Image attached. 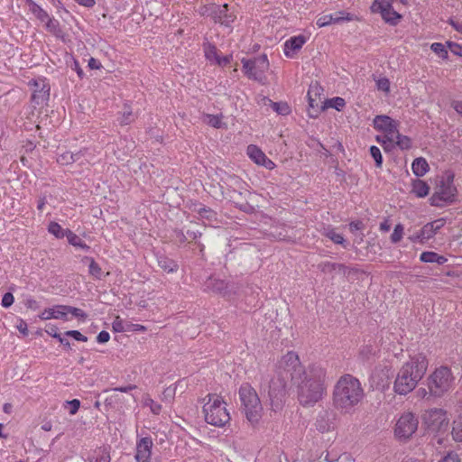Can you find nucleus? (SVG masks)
<instances>
[{
	"label": "nucleus",
	"instance_id": "obj_1",
	"mask_svg": "<svg viewBox=\"0 0 462 462\" xmlns=\"http://www.w3.org/2000/svg\"><path fill=\"white\" fill-rule=\"evenodd\" d=\"M327 370L319 364H310L300 380L293 383L298 389V400L304 407L314 405L327 394Z\"/></svg>",
	"mask_w": 462,
	"mask_h": 462
},
{
	"label": "nucleus",
	"instance_id": "obj_2",
	"mask_svg": "<svg viewBox=\"0 0 462 462\" xmlns=\"http://www.w3.org/2000/svg\"><path fill=\"white\" fill-rule=\"evenodd\" d=\"M429 358L426 354L418 352L411 355L405 361L393 383V391L397 395L406 396L411 393L418 385L420 381L425 377L429 369Z\"/></svg>",
	"mask_w": 462,
	"mask_h": 462
},
{
	"label": "nucleus",
	"instance_id": "obj_3",
	"mask_svg": "<svg viewBox=\"0 0 462 462\" xmlns=\"http://www.w3.org/2000/svg\"><path fill=\"white\" fill-rule=\"evenodd\" d=\"M364 395L360 381L351 374H345L334 385L332 404L341 413H351L362 402Z\"/></svg>",
	"mask_w": 462,
	"mask_h": 462
},
{
	"label": "nucleus",
	"instance_id": "obj_4",
	"mask_svg": "<svg viewBox=\"0 0 462 462\" xmlns=\"http://www.w3.org/2000/svg\"><path fill=\"white\" fill-rule=\"evenodd\" d=\"M456 173L452 170H444L435 178L433 193L430 197V204L442 208L458 200L459 191L455 183Z\"/></svg>",
	"mask_w": 462,
	"mask_h": 462
},
{
	"label": "nucleus",
	"instance_id": "obj_5",
	"mask_svg": "<svg viewBox=\"0 0 462 462\" xmlns=\"http://www.w3.org/2000/svg\"><path fill=\"white\" fill-rule=\"evenodd\" d=\"M304 371L298 353L289 351L282 354L275 365V373L279 377H282V381L278 387L275 386L274 381L271 382L270 395H273L276 391L284 390L286 382L289 380L292 383L298 382L303 375Z\"/></svg>",
	"mask_w": 462,
	"mask_h": 462
},
{
	"label": "nucleus",
	"instance_id": "obj_6",
	"mask_svg": "<svg viewBox=\"0 0 462 462\" xmlns=\"http://www.w3.org/2000/svg\"><path fill=\"white\" fill-rule=\"evenodd\" d=\"M374 127L378 132L383 134V136L377 135L375 140L384 148L386 145L393 144L402 150H408L411 147V140L410 137L403 135L398 129L400 122L387 116H377L374 119Z\"/></svg>",
	"mask_w": 462,
	"mask_h": 462
},
{
	"label": "nucleus",
	"instance_id": "obj_7",
	"mask_svg": "<svg viewBox=\"0 0 462 462\" xmlns=\"http://www.w3.org/2000/svg\"><path fill=\"white\" fill-rule=\"evenodd\" d=\"M202 412L205 421L215 427L222 428L230 420L226 403L222 396L217 393H209L205 396Z\"/></svg>",
	"mask_w": 462,
	"mask_h": 462
},
{
	"label": "nucleus",
	"instance_id": "obj_8",
	"mask_svg": "<svg viewBox=\"0 0 462 462\" xmlns=\"http://www.w3.org/2000/svg\"><path fill=\"white\" fill-rule=\"evenodd\" d=\"M239 396L247 420L253 426L258 424L263 418V404L255 390L250 383H243L239 389Z\"/></svg>",
	"mask_w": 462,
	"mask_h": 462
},
{
	"label": "nucleus",
	"instance_id": "obj_9",
	"mask_svg": "<svg viewBox=\"0 0 462 462\" xmlns=\"http://www.w3.org/2000/svg\"><path fill=\"white\" fill-rule=\"evenodd\" d=\"M455 377L447 366L436 368L427 379L430 395L439 398L454 388Z\"/></svg>",
	"mask_w": 462,
	"mask_h": 462
},
{
	"label": "nucleus",
	"instance_id": "obj_10",
	"mask_svg": "<svg viewBox=\"0 0 462 462\" xmlns=\"http://www.w3.org/2000/svg\"><path fill=\"white\" fill-rule=\"evenodd\" d=\"M243 72L249 79L259 84L267 85V72L270 69V62L266 54H262L253 59L242 60Z\"/></svg>",
	"mask_w": 462,
	"mask_h": 462
},
{
	"label": "nucleus",
	"instance_id": "obj_11",
	"mask_svg": "<svg viewBox=\"0 0 462 462\" xmlns=\"http://www.w3.org/2000/svg\"><path fill=\"white\" fill-rule=\"evenodd\" d=\"M418 419L411 411L402 412L393 425V436L402 442H406L411 439L418 430Z\"/></svg>",
	"mask_w": 462,
	"mask_h": 462
},
{
	"label": "nucleus",
	"instance_id": "obj_12",
	"mask_svg": "<svg viewBox=\"0 0 462 462\" xmlns=\"http://www.w3.org/2000/svg\"><path fill=\"white\" fill-rule=\"evenodd\" d=\"M208 11L212 12V16L215 23L229 28L230 31L232 30V23H234L237 19V14L234 10L230 11L226 4L223 5L222 6H216L215 5L204 6L200 14L205 15L208 13Z\"/></svg>",
	"mask_w": 462,
	"mask_h": 462
},
{
	"label": "nucleus",
	"instance_id": "obj_13",
	"mask_svg": "<svg viewBox=\"0 0 462 462\" xmlns=\"http://www.w3.org/2000/svg\"><path fill=\"white\" fill-rule=\"evenodd\" d=\"M370 11L373 14H379L383 20L390 25H396L402 18L396 11L393 10L391 3L388 0H374L370 6Z\"/></svg>",
	"mask_w": 462,
	"mask_h": 462
},
{
	"label": "nucleus",
	"instance_id": "obj_14",
	"mask_svg": "<svg viewBox=\"0 0 462 462\" xmlns=\"http://www.w3.org/2000/svg\"><path fill=\"white\" fill-rule=\"evenodd\" d=\"M445 223V218H439L432 222H428L420 227L416 235L410 236L409 239L413 243L419 242L425 244L437 235L439 230L444 226Z\"/></svg>",
	"mask_w": 462,
	"mask_h": 462
},
{
	"label": "nucleus",
	"instance_id": "obj_15",
	"mask_svg": "<svg viewBox=\"0 0 462 462\" xmlns=\"http://www.w3.org/2000/svg\"><path fill=\"white\" fill-rule=\"evenodd\" d=\"M32 88L31 100L35 106H43L50 99L51 88L44 78L32 79L29 82Z\"/></svg>",
	"mask_w": 462,
	"mask_h": 462
},
{
	"label": "nucleus",
	"instance_id": "obj_16",
	"mask_svg": "<svg viewBox=\"0 0 462 462\" xmlns=\"http://www.w3.org/2000/svg\"><path fill=\"white\" fill-rule=\"evenodd\" d=\"M424 423L432 431L439 432L447 428V412L442 409L430 410L424 414Z\"/></svg>",
	"mask_w": 462,
	"mask_h": 462
},
{
	"label": "nucleus",
	"instance_id": "obj_17",
	"mask_svg": "<svg viewBox=\"0 0 462 462\" xmlns=\"http://www.w3.org/2000/svg\"><path fill=\"white\" fill-rule=\"evenodd\" d=\"M310 33H303L286 40L282 45L284 56L289 59H295L303 45L310 40Z\"/></svg>",
	"mask_w": 462,
	"mask_h": 462
},
{
	"label": "nucleus",
	"instance_id": "obj_18",
	"mask_svg": "<svg viewBox=\"0 0 462 462\" xmlns=\"http://www.w3.org/2000/svg\"><path fill=\"white\" fill-rule=\"evenodd\" d=\"M246 154L257 166L264 167L269 171H273L276 167V164L268 158L265 152L256 144H248L246 147Z\"/></svg>",
	"mask_w": 462,
	"mask_h": 462
},
{
	"label": "nucleus",
	"instance_id": "obj_19",
	"mask_svg": "<svg viewBox=\"0 0 462 462\" xmlns=\"http://www.w3.org/2000/svg\"><path fill=\"white\" fill-rule=\"evenodd\" d=\"M152 441L150 437H143L136 443L135 459L137 462H150Z\"/></svg>",
	"mask_w": 462,
	"mask_h": 462
},
{
	"label": "nucleus",
	"instance_id": "obj_20",
	"mask_svg": "<svg viewBox=\"0 0 462 462\" xmlns=\"http://www.w3.org/2000/svg\"><path fill=\"white\" fill-rule=\"evenodd\" d=\"M335 427V415L328 411H324L316 419V430L319 432H330Z\"/></svg>",
	"mask_w": 462,
	"mask_h": 462
},
{
	"label": "nucleus",
	"instance_id": "obj_21",
	"mask_svg": "<svg viewBox=\"0 0 462 462\" xmlns=\"http://www.w3.org/2000/svg\"><path fill=\"white\" fill-rule=\"evenodd\" d=\"M65 305L60 304L55 305L51 308L44 309L40 314L39 319L41 320H50V319H62L64 321L68 320V317H66Z\"/></svg>",
	"mask_w": 462,
	"mask_h": 462
},
{
	"label": "nucleus",
	"instance_id": "obj_22",
	"mask_svg": "<svg viewBox=\"0 0 462 462\" xmlns=\"http://www.w3.org/2000/svg\"><path fill=\"white\" fill-rule=\"evenodd\" d=\"M352 20H354V16L348 13H340L339 14H323L322 16H319L318 20H316V24H318L319 28H322L333 23Z\"/></svg>",
	"mask_w": 462,
	"mask_h": 462
},
{
	"label": "nucleus",
	"instance_id": "obj_23",
	"mask_svg": "<svg viewBox=\"0 0 462 462\" xmlns=\"http://www.w3.org/2000/svg\"><path fill=\"white\" fill-rule=\"evenodd\" d=\"M323 93L324 88L319 82H311L307 92L309 106L312 108L316 107L319 105V101H320Z\"/></svg>",
	"mask_w": 462,
	"mask_h": 462
},
{
	"label": "nucleus",
	"instance_id": "obj_24",
	"mask_svg": "<svg viewBox=\"0 0 462 462\" xmlns=\"http://www.w3.org/2000/svg\"><path fill=\"white\" fill-rule=\"evenodd\" d=\"M430 187L427 181L414 179L411 183V194L415 198H427L430 195Z\"/></svg>",
	"mask_w": 462,
	"mask_h": 462
},
{
	"label": "nucleus",
	"instance_id": "obj_25",
	"mask_svg": "<svg viewBox=\"0 0 462 462\" xmlns=\"http://www.w3.org/2000/svg\"><path fill=\"white\" fill-rule=\"evenodd\" d=\"M346 106V101L344 97H334L327 98L323 101L321 106V111H326L329 108L335 109L337 112H341Z\"/></svg>",
	"mask_w": 462,
	"mask_h": 462
},
{
	"label": "nucleus",
	"instance_id": "obj_26",
	"mask_svg": "<svg viewBox=\"0 0 462 462\" xmlns=\"http://www.w3.org/2000/svg\"><path fill=\"white\" fill-rule=\"evenodd\" d=\"M202 47L205 59L211 64H215L220 56L217 46L210 42H203Z\"/></svg>",
	"mask_w": 462,
	"mask_h": 462
},
{
	"label": "nucleus",
	"instance_id": "obj_27",
	"mask_svg": "<svg viewBox=\"0 0 462 462\" xmlns=\"http://www.w3.org/2000/svg\"><path fill=\"white\" fill-rule=\"evenodd\" d=\"M411 171L417 177H421L430 171V165L425 158L418 157L411 163Z\"/></svg>",
	"mask_w": 462,
	"mask_h": 462
},
{
	"label": "nucleus",
	"instance_id": "obj_28",
	"mask_svg": "<svg viewBox=\"0 0 462 462\" xmlns=\"http://www.w3.org/2000/svg\"><path fill=\"white\" fill-rule=\"evenodd\" d=\"M420 261L422 263H436L441 265L447 262V258L434 251H424L420 254Z\"/></svg>",
	"mask_w": 462,
	"mask_h": 462
},
{
	"label": "nucleus",
	"instance_id": "obj_29",
	"mask_svg": "<svg viewBox=\"0 0 462 462\" xmlns=\"http://www.w3.org/2000/svg\"><path fill=\"white\" fill-rule=\"evenodd\" d=\"M321 234L331 240L336 245H344V236L336 232V229L331 226H324L322 230H320Z\"/></svg>",
	"mask_w": 462,
	"mask_h": 462
},
{
	"label": "nucleus",
	"instance_id": "obj_30",
	"mask_svg": "<svg viewBox=\"0 0 462 462\" xmlns=\"http://www.w3.org/2000/svg\"><path fill=\"white\" fill-rule=\"evenodd\" d=\"M79 157L80 152L74 153L69 151H65L58 155L57 162L60 165L67 166L72 164L74 162H77Z\"/></svg>",
	"mask_w": 462,
	"mask_h": 462
},
{
	"label": "nucleus",
	"instance_id": "obj_31",
	"mask_svg": "<svg viewBox=\"0 0 462 462\" xmlns=\"http://www.w3.org/2000/svg\"><path fill=\"white\" fill-rule=\"evenodd\" d=\"M202 120L206 125L217 129L226 127V124L223 122L222 115L205 114L202 117Z\"/></svg>",
	"mask_w": 462,
	"mask_h": 462
},
{
	"label": "nucleus",
	"instance_id": "obj_32",
	"mask_svg": "<svg viewBox=\"0 0 462 462\" xmlns=\"http://www.w3.org/2000/svg\"><path fill=\"white\" fill-rule=\"evenodd\" d=\"M65 237L67 238L68 243L74 247L83 250L89 249L88 245L77 234H74L69 229H67V235Z\"/></svg>",
	"mask_w": 462,
	"mask_h": 462
},
{
	"label": "nucleus",
	"instance_id": "obj_33",
	"mask_svg": "<svg viewBox=\"0 0 462 462\" xmlns=\"http://www.w3.org/2000/svg\"><path fill=\"white\" fill-rule=\"evenodd\" d=\"M264 99L272 106L273 109L282 116H287L291 113V109L286 102H273L272 99L264 97Z\"/></svg>",
	"mask_w": 462,
	"mask_h": 462
},
{
	"label": "nucleus",
	"instance_id": "obj_34",
	"mask_svg": "<svg viewBox=\"0 0 462 462\" xmlns=\"http://www.w3.org/2000/svg\"><path fill=\"white\" fill-rule=\"evenodd\" d=\"M27 4L29 5L30 12L40 21H43L44 19H48V14L40 5H38L32 0H27Z\"/></svg>",
	"mask_w": 462,
	"mask_h": 462
},
{
	"label": "nucleus",
	"instance_id": "obj_35",
	"mask_svg": "<svg viewBox=\"0 0 462 462\" xmlns=\"http://www.w3.org/2000/svg\"><path fill=\"white\" fill-rule=\"evenodd\" d=\"M42 23H43L45 24V28H47V30L50 32L53 33L57 37L60 36L61 31L60 29V24H59L58 20H56L55 18H53L51 16H47V19H44L43 21H42Z\"/></svg>",
	"mask_w": 462,
	"mask_h": 462
},
{
	"label": "nucleus",
	"instance_id": "obj_36",
	"mask_svg": "<svg viewBox=\"0 0 462 462\" xmlns=\"http://www.w3.org/2000/svg\"><path fill=\"white\" fill-rule=\"evenodd\" d=\"M47 230L59 239L65 237L67 235V229L62 228L58 222H50Z\"/></svg>",
	"mask_w": 462,
	"mask_h": 462
},
{
	"label": "nucleus",
	"instance_id": "obj_37",
	"mask_svg": "<svg viewBox=\"0 0 462 462\" xmlns=\"http://www.w3.org/2000/svg\"><path fill=\"white\" fill-rule=\"evenodd\" d=\"M159 266L168 273H176L178 270V264L166 257L159 260Z\"/></svg>",
	"mask_w": 462,
	"mask_h": 462
},
{
	"label": "nucleus",
	"instance_id": "obj_38",
	"mask_svg": "<svg viewBox=\"0 0 462 462\" xmlns=\"http://www.w3.org/2000/svg\"><path fill=\"white\" fill-rule=\"evenodd\" d=\"M451 434L456 441H462V413L454 420Z\"/></svg>",
	"mask_w": 462,
	"mask_h": 462
},
{
	"label": "nucleus",
	"instance_id": "obj_39",
	"mask_svg": "<svg viewBox=\"0 0 462 462\" xmlns=\"http://www.w3.org/2000/svg\"><path fill=\"white\" fill-rule=\"evenodd\" d=\"M90 462H110V454L106 448H97Z\"/></svg>",
	"mask_w": 462,
	"mask_h": 462
},
{
	"label": "nucleus",
	"instance_id": "obj_40",
	"mask_svg": "<svg viewBox=\"0 0 462 462\" xmlns=\"http://www.w3.org/2000/svg\"><path fill=\"white\" fill-rule=\"evenodd\" d=\"M404 235V226L402 224H397L394 226L393 233L390 236L391 242L393 244H398L400 243Z\"/></svg>",
	"mask_w": 462,
	"mask_h": 462
},
{
	"label": "nucleus",
	"instance_id": "obj_41",
	"mask_svg": "<svg viewBox=\"0 0 462 462\" xmlns=\"http://www.w3.org/2000/svg\"><path fill=\"white\" fill-rule=\"evenodd\" d=\"M63 310H65L66 317H68V314H71L72 316H75L76 318H78L79 319L84 320L87 319L86 312L79 308L72 307L69 305H65V308Z\"/></svg>",
	"mask_w": 462,
	"mask_h": 462
},
{
	"label": "nucleus",
	"instance_id": "obj_42",
	"mask_svg": "<svg viewBox=\"0 0 462 462\" xmlns=\"http://www.w3.org/2000/svg\"><path fill=\"white\" fill-rule=\"evenodd\" d=\"M143 405L145 407L150 408V411L152 413L158 415L162 411V404L155 402L153 400H152L150 397H146L143 401Z\"/></svg>",
	"mask_w": 462,
	"mask_h": 462
},
{
	"label": "nucleus",
	"instance_id": "obj_43",
	"mask_svg": "<svg viewBox=\"0 0 462 462\" xmlns=\"http://www.w3.org/2000/svg\"><path fill=\"white\" fill-rule=\"evenodd\" d=\"M370 155L374 158L377 168L381 169L383 166V155L378 146H370Z\"/></svg>",
	"mask_w": 462,
	"mask_h": 462
},
{
	"label": "nucleus",
	"instance_id": "obj_44",
	"mask_svg": "<svg viewBox=\"0 0 462 462\" xmlns=\"http://www.w3.org/2000/svg\"><path fill=\"white\" fill-rule=\"evenodd\" d=\"M88 272L89 274L96 279H100L102 277V268L99 267L93 258L89 259Z\"/></svg>",
	"mask_w": 462,
	"mask_h": 462
},
{
	"label": "nucleus",
	"instance_id": "obj_45",
	"mask_svg": "<svg viewBox=\"0 0 462 462\" xmlns=\"http://www.w3.org/2000/svg\"><path fill=\"white\" fill-rule=\"evenodd\" d=\"M319 268L323 273H330L332 271H335L336 269L343 270L346 268V266L341 263L325 262L319 264Z\"/></svg>",
	"mask_w": 462,
	"mask_h": 462
},
{
	"label": "nucleus",
	"instance_id": "obj_46",
	"mask_svg": "<svg viewBox=\"0 0 462 462\" xmlns=\"http://www.w3.org/2000/svg\"><path fill=\"white\" fill-rule=\"evenodd\" d=\"M376 88L379 91L385 93L386 95L390 93V81L387 78L382 77L376 79Z\"/></svg>",
	"mask_w": 462,
	"mask_h": 462
},
{
	"label": "nucleus",
	"instance_id": "obj_47",
	"mask_svg": "<svg viewBox=\"0 0 462 462\" xmlns=\"http://www.w3.org/2000/svg\"><path fill=\"white\" fill-rule=\"evenodd\" d=\"M430 49L440 58L447 59L448 51L441 42H433Z\"/></svg>",
	"mask_w": 462,
	"mask_h": 462
},
{
	"label": "nucleus",
	"instance_id": "obj_48",
	"mask_svg": "<svg viewBox=\"0 0 462 462\" xmlns=\"http://www.w3.org/2000/svg\"><path fill=\"white\" fill-rule=\"evenodd\" d=\"M446 45L452 54L462 57V44L456 42H446Z\"/></svg>",
	"mask_w": 462,
	"mask_h": 462
},
{
	"label": "nucleus",
	"instance_id": "obj_49",
	"mask_svg": "<svg viewBox=\"0 0 462 462\" xmlns=\"http://www.w3.org/2000/svg\"><path fill=\"white\" fill-rule=\"evenodd\" d=\"M112 329L115 332H124L126 330V324L124 323L119 316H116L112 323Z\"/></svg>",
	"mask_w": 462,
	"mask_h": 462
},
{
	"label": "nucleus",
	"instance_id": "obj_50",
	"mask_svg": "<svg viewBox=\"0 0 462 462\" xmlns=\"http://www.w3.org/2000/svg\"><path fill=\"white\" fill-rule=\"evenodd\" d=\"M65 334L69 337H71L72 338H75L77 341L80 342H87L88 337L83 335L79 330L72 329V330H67Z\"/></svg>",
	"mask_w": 462,
	"mask_h": 462
},
{
	"label": "nucleus",
	"instance_id": "obj_51",
	"mask_svg": "<svg viewBox=\"0 0 462 462\" xmlns=\"http://www.w3.org/2000/svg\"><path fill=\"white\" fill-rule=\"evenodd\" d=\"M119 124L121 125H129L133 121V112L131 109L125 111L121 116L118 118Z\"/></svg>",
	"mask_w": 462,
	"mask_h": 462
},
{
	"label": "nucleus",
	"instance_id": "obj_52",
	"mask_svg": "<svg viewBox=\"0 0 462 462\" xmlns=\"http://www.w3.org/2000/svg\"><path fill=\"white\" fill-rule=\"evenodd\" d=\"M232 60H233L232 54H227L225 56L220 55L215 64L221 68H225L231 63Z\"/></svg>",
	"mask_w": 462,
	"mask_h": 462
},
{
	"label": "nucleus",
	"instance_id": "obj_53",
	"mask_svg": "<svg viewBox=\"0 0 462 462\" xmlns=\"http://www.w3.org/2000/svg\"><path fill=\"white\" fill-rule=\"evenodd\" d=\"M438 462H462L460 457L455 452H448Z\"/></svg>",
	"mask_w": 462,
	"mask_h": 462
},
{
	"label": "nucleus",
	"instance_id": "obj_54",
	"mask_svg": "<svg viewBox=\"0 0 462 462\" xmlns=\"http://www.w3.org/2000/svg\"><path fill=\"white\" fill-rule=\"evenodd\" d=\"M66 404L69 406V413L70 415H75L80 407V402L78 399L69 401L66 402Z\"/></svg>",
	"mask_w": 462,
	"mask_h": 462
},
{
	"label": "nucleus",
	"instance_id": "obj_55",
	"mask_svg": "<svg viewBox=\"0 0 462 462\" xmlns=\"http://www.w3.org/2000/svg\"><path fill=\"white\" fill-rule=\"evenodd\" d=\"M15 328L23 336H27L29 333L28 325L23 319H17Z\"/></svg>",
	"mask_w": 462,
	"mask_h": 462
},
{
	"label": "nucleus",
	"instance_id": "obj_56",
	"mask_svg": "<svg viewBox=\"0 0 462 462\" xmlns=\"http://www.w3.org/2000/svg\"><path fill=\"white\" fill-rule=\"evenodd\" d=\"M49 335L51 337L58 338L60 343H63V337H60V334L58 332V327L51 325L47 327V329H45Z\"/></svg>",
	"mask_w": 462,
	"mask_h": 462
},
{
	"label": "nucleus",
	"instance_id": "obj_57",
	"mask_svg": "<svg viewBox=\"0 0 462 462\" xmlns=\"http://www.w3.org/2000/svg\"><path fill=\"white\" fill-rule=\"evenodd\" d=\"M110 339V334L106 330H101L97 336V341L99 344L107 343Z\"/></svg>",
	"mask_w": 462,
	"mask_h": 462
},
{
	"label": "nucleus",
	"instance_id": "obj_58",
	"mask_svg": "<svg viewBox=\"0 0 462 462\" xmlns=\"http://www.w3.org/2000/svg\"><path fill=\"white\" fill-rule=\"evenodd\" d=\"M146 327L140 325V324H132L128 323L126 324V330L125 331H134V332H144L146 331Z\"/></svg>",
	"mask_w": 462,
	"mask_h": 462
},
{
	"label": "nucleus",
	"instance_id": "obj_59",
	"mask_svg": "<svg viewBox=\"0 0 462 462\" xmlns=\"http://www.w3.org/2000/svg\"><path fill=\"white\" fill-rule=\"evenodd\" d=\"M14 302V296L10 292H6L2 299V305L5 308L10 307Z\"/></svg>",
	"mask_w": 462,
	"mask_h": 462
},
{
	"label": "nucleus",
	"instance_id": "obj_60",
	"mask_svg": "<svg viewBox=\"0 0 462 462\" xmlns=\"http://www.w3.org/2000/svg\"><path fill=\"white\" fill-rule=\"evenodd\" d=\"M363 228H364V224L362 221L350 222V224H349V229L352 233H354L357 230H361Z\"/></svg>",
	"mask_w": 462,
	"mask_h": 462
},
{
	"label": "nucleus",
	"instance_id": "obj_61",
	"mask_svg": "<svg viewBox=\"0 0 462 462\" xmlns=\"http://www.w3.org/2000/svg\"><path fill=\"white\" fill-rule=\"evenodd\" d=\"M88 65L90 69H99L102 68V64L94 58L89 59Z\"/></svg>",
	"mask_w": 462,
	"mask_h": 462
},
{
	"label": "nucleus",
	"instance_id": "obj_62",
	"mask_svg": "<svg viewBox=\"0 0 462 462\" xmlns=\"http://www.w3.org/2000/svg\"><path fill=\"white\" fill-rule=\"evenodd\" d=\"M25 306L28 309L36 310L39 308V303H38L37 300H35L33 299H28V300H25Z\"/></svg>",
	"mask_w": 462,
	"mask_h": 462
},
{
	"label": "nucleus",
	"instance_id": "obj_63",
	"mask_svg": "<svg viewBox=\"0 0 462 462\" xmlns=\"http://www.w3.org/2000/svg\"><path fill=\"white\" fill-rule=\"evenodd\" d=\"M448 23L451 25L453 29L462 34V23L455 21L453 19L448 20Z\"/></svg>",
	"mask_w": 462,
	"mask_h": 462
},
{
	"label": "nucleus",
	"instance_id": "obj_64",
	"mask_svg": "<svg viewBox=\"0 0 462 462\" xmlns=\"http://www.w3.org/2000/svg\"><path fill=\"white\" fill-rule=\"evenodd\" d=\"M379 228L382 232H388L391 228L390 220L388 218H385L384 220H383L380 224Z\"/></svg>",
	"mask_w": 462,
	"mask_h": 462
}]
</instances>
